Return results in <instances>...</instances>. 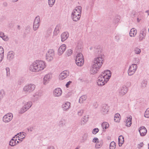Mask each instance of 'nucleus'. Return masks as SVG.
I'll return each mask as SVG.
<instances>
[{
	"mask_svg": "<svg viewBox=\"0 0 149 149\" xmlns=\"http://www.w3.org/2000/svg\"><path fill=\"white\" fill-rule=\"evenodd\" d=\"M46 62L41 60H36L30 65L29 69L33 72H38L44 70L46 67Z\"/></svg>",
	"mask_w": 149,
	"mask_h": 149,
	"instance_id": "f257e3e1",
	"label": "nucleus"
},
{
	"mask_svg": "<svg viewBox=\"0 0 149 149\" xmlns=\"http://www.w3.org/2000/svg\"><path fill=\"white\" fill-rule=\"evenodd\" d=\"M111 76V72L107 70L102 72L98 77L97 84L98 86H102L106 84Z\"/></svg>",
	"mask_w": 149,
	"mask_h": 149,
	"instance_id": "f03ea898",
	"label": "nucleus"
},
{
	"mask_svg": "<svg viewBox=\"0 0 149 149\" xmlns=\"http://www.w3.org/2000/svg\"><path fill=\"white\" fill-rule=\"evenodd\" d=\"M95 53L98 54V56L94 59L93 65L100 68L104 62V56L100 49H96Z\"/></svg>",
	"mask_w": 149,
	"mask_h": 149,
	"instance_id": "7ed1b4c3",
	"label": "nucleus"
},
{
	"mask_svg": "<svg viewBox=\"0 0 149 149\" xmlns=\"http://www.w3.org/2000/svg\"><path fill=\"white\" fill-rule=\"evenodd\" d=\"M82 11V7L80 6L76 7L73 10L71 15V18L73 21L77 22L80 20Z\"/></svg>",
	"mask_w": 149,
	"mask_h": 149,
	"instance_id": "20e7f679",
	"label": "nucleus"
},
{
	"mask_svg": "<svg viewBox=\"0 0 149 149\" xmlns=\"http://www.w3.org/2000/svg\"><path fill=\"white\" fill-rule=\"evenodd\" d=\"M32 105V102L30 101L23 102L22 106L19 111V113L20 114L24 113L29 109Z\"/></svg>",
	"mask_w": 149,
	"mask_h": 149,
	"instance_id": "39448f33",
	"label": "nucleus"
},
{
	"mask_svg": "<svg viewBox=\"0 0 149 149\" xmlns=\"http://www.w3.org/2000/svg\"><path fill=\"white\" fill-rule=\"evenodd\" d=\"M36 88V85L32 84H27L23 88V91L26 93H29L33 91Z\"/></svg>",
	"mask_w": 149,
	"mask_h": 149,
	"instance_id": "423d86ee",
	"label": "nucleus"
},
{
	"mask_svg": "<svg viewBox=\"0 0 149 149\" xmlns=\"http://www.w3.org/2000/svg\"><path fill=\"white\" fill-rule=\"evenodd\" d=\"M54 51L52 49H49L45 55L46 60L48 61H52L54 56Z\"/></svg>",
	"mask_w": 149,
	"mask_h": 149,
	"instance_id": "0eeeda50",
	"label": "nucleus"
},
{
	"mask_svg": "<svg viewBox=\"0 0 149 149\" xmlns=\"http://www.w3.org/2000/svg\"><path fill=\"white\" fill-rule=\"evenodd\" d=\"M40 22V17L37 16L35 18L33 22V29L34 31H36L39 28Z\"/></svg>",
	"mask_w": 149,
	"mask_h": 149,
	"instance_id": "6e6552de",
	"label": "nucleus"
},
{
	"mask_svg": "<svg viewBox=\"0 0 149 149\" xmlns=\"http://www.w3.org/2000/svg\"><path fill=\"white\" fill-rule=\"evenodd\" d=\"M137 68L136 64H133L130 65L128 70V75L131 76L134 74Z\"/></svg>",
	"mask_w": 149,
	"mask_h": 149,
	"instance_id": "1a4fd4ad",
	"label": "nucleus"
},
{
	"mask_svg": "<svg viewBox=\"0 0 149 149\" xmlns=\"http://www.w3.org/2000/svg\"><path fill=\"white\" fill-rule=\"evenodd\" d=\"M13 115L12 113H9L5 115L3 118V121L6 123L9 122L13 119Z\"/></svg>",
	"mask_w": 149,
	"mask_h": 149,
	"instance_id": "9d476101",
	"label": "nucleus"
},
{
	"mask_svg": "<svg viewBox=\"0 0 149 149\" xmlns=\"http://www.w3.org/2000/svg\"><path fill=\"white\" fill-rule=\"evenodd\" d=\"M69 72L67 70H64L59 75L58 77L60 80H63L68 76Z\"/></svg>",
	"mask_w": 149,
	"mask_h": 149,
	"instance_id": "9b49d317",
	"label": "nucleus"
},
{
	"mask_svg": "<svg viewBox=\"0 0 149 149\" xmlns=\"http://www.w3.org/2000/svg\"><path fill=\"white\" fill-rule=\"evenodd\" d=\"M62 93V90L61 89L59 88H55L53 91V95L55 97L60 96Z\"/></svg>",
	"mask_w": 149,
	"mask_h": 149,
	"instance_id": "f8f14e48",
	"label": "nucleus"
},
{
	"mask_svg": "<svg viewBox=\"0 0 149 149\" xmlns=\"http://www.w3.org/2000/svg\"><path fill=\"white\" fill-rule=\"evenodd\" d=\"M128 88L125 86H123L120 88L118 90L119 94L120 96L125 95L127 92Z\"/></svg>",
	"mask_w": 149,
	"mask_h": 149,
	"instance_id": "ddd939ff",
	"label": "nucleus"
},
{
	"mask_svg": "<svg viewBox=\"0 0 149 149\" xmlns=\"http://www.w3.org/2000/svg\"><path fill=\"white\" fill-rule=\"evenodd\" d=\"M66 48V45L65 44L62 45L58 48V55H61L65 52Z\"/></svg>",
	"mask_w": 149,
	"mask_h": 149,
	"instance_id": "4468645a",
	"label": "nucleus"
},
{
	"mask_svg": "<svg viewBox=\"0 0 149 149\" xmlns=\"http://www.w3.org/2000/svg\"><path fill=\"white\" fill-rule=\"evenodd\" d=\"M18 140H17V137L15 136L14 137L11 139L9 142V145L11 146H13L19 143L18 140H19V139H18Z\"/></svg>",
	"mask_w": 149,
	"mask_h": 149,
	"instance_id": "2eb2a0df",
	"label": "nucleus"
},
{
	"mask_svg": "<svg viewBox=\"0 0 149 149\" xmlns=\"http://www.w3.org/2000/svg\"><path fill=\"white\" fill-rule=\"evenodd\" d=\"M139 131L140 135L142 136H144L146 135L147 132V130L145 127L142 126L139 128Z\"/></svg>",
	"mask_w": 149,
	"mask_h": 149,
	"instance_id": "dca6fc26",
	"label": "nucleus"
},
{
	"mask_svg": "<svg viewBox=\"0 0 149 149\" xmlns=\"http://www.w3.org/2000/svg\"><path fill=\"white\" fill-rule=\"evenodd\" d=\"M51 77V74H48L45 75L43 79V83L44 84H46L48 83L49 81L50 80Z\"/></svg>",
	"mask_w": 149,
	"mask_h": 149,
	"instance_id": "f3484780",
	"label": "nucleus"
},
{
	"mask_svg": "<svg viewBox=\"0 0 149 149\" xmlns=\"http://www.w3.org/2000/svg\"><path fill=\"white\" fill-rule=\"evenodd\" d=\"M15 55V53L13 52L12 51L9 52L7 55V60L9 61H12L14 58Z\"/></svg>",
	"mask_w": 149,
	"mask_h": 149,
	"instance_id": "a211bd4d",
	"label": "nucleus"
},
{
	"mask_svg": "<svg viewBox=\"0 0 149 149\" xmlns=\"http://www.w3.org/2000/svg\"><path fill=\"white\" fill-rule=\"evenodd\" d=\"M70 105V103L69 102H67L63 104L62 108L63 111H67L69 109Z\"/></svg>",
	"mask_w": 149,
	"mask_h": 149,
	"instance_id": "6ab92c4d",
	"label": "nucleus"
},
{
	"mask_svg": "<svg viewBox=\"0 0 149 149\" xmlns=\"http://www.w3.org/2000/svg\"><path fill=\"white\" fill-rule=\"evenodd\" d=\"M132 117L131 116H129L127 117L125 120L126 125L127 127H130L132 123Z\"/></svg>",
	"mask_w": 149,
	"mask_h": 149,
	"instance_id": "aec40b11",
	"label": "nucleus"
},
{
	"mask_svg": "<svg viewBox=\"0 0 149 149\" xmlns=\"http://www.w3.org/2000/svg\"><path fill=\"white\" fill-rule=\"evenodd\" d=\"M100 68L99 67L92 65V67L91 68L90 70V72L92 74L96 73L98 72Z\"/></svg>",
	"mask_w": 149,
	"mask_h": 149,
	"instance_id": "412c9836",
	"label": "nucleus"
},
{
	"mask_svg": "<svg viewBox=\"0 0 149 149\" xmlns=\"http://www.w3.org/2000/svg\"><path fill=\"white\" fill-rule=\"evenodd\" d=\"M68 36L69 34L67 32H64L61 35V41L64 42L68 38Z\"/></svg>",
	"mask_w": 149,
	"mask_h": 149,
	"instance_id": "4be33fe9",
	"label": "nucleus"
},
{
	"mask_svg": "<svg viewBox=\"0 0 149 149\" xmlns=\"http://www.w3.org/2000/svg\"><path fill=\"white\" fill-rule=\"evenodd\" d=\"M137 33L136 29L134 28H132L130 31V36L131 37H134L136 35Z\"/></svg>",
	"mask_w": 149,
	"mask_h": 149,
	"instance_id": "5701e85b",
	"label": "nucleus"
},
{
	"mask_svg": "<svg viewBox=\"0 0 149 149\" xmlns=\"http://www.w3.org/2000/svg\"><path fill=\"white\" fill-rule=\"evenodd\" d=\"M66 123V120L63 118H61L59 121L58 125L59 126L62 127L65 126Z\"/></svg>",
	"mask_w": 149,
	"mask_h": 149,
	"instance_id": "b1692460",
	"label": "nucleus"
},
{
	"mask_svg": "<svg viewBox=\"0 0 149 149\" xmlns=\"http://www.w3.org/2000/svg\"><path fill=\"white\" fill-rule=\"evenodd\" d=\"M88 117L87 116H85L83 117L81 119V125H84L85 124L88 120Z\"/></svg>",
	"mask_w": 149,
	"mask_h": 149,
	"instance_id": "393cba45",
	"label": "nucleus"
},
{
	"mask_svg": "<svg viewBox=\"0 0 149 149\" xmlns=\"http://www.w3.org/2000/svg\"><path fill=\"white\" fill-rule=\"evenodd\" d=\"M75 63L76 64L79 66H82L84 63V60L81 59L77 60L75 59Z\"/></svg>",
	"mask_w": 149,
	"mask_h": 149,
	"instance_id": "a878e982",
	"label": "nucleus"
},
{
	"mask_svg": "<svg viewBox=\"0 0 149 149\" xmlns=\"http://www.w3.org/2000/svg\"><path fill=\"white\" fill-rule=\"evenodd\" d=\"M118 140L119 146H121L124 141L123 137L122 135H120L118 137Z\"/></svg>",
	"mask_w": 149,
	"mask_h": 149,
	"instance_id": "bb28decb",
	"label": "nucleus"
},
{
	"mask_svg": "<svg viewBox=\"0 0 149 149\" xmlns=\"http://www.w3.org/2000/svg\"><path fill=\"white\" fill-rule=\"evenodd\" d=\"M4 50L3 48L0 46V62L2 60L3 57Z\"/></svg>",
	"mask_w": 149,
	"mask_h": 149,
	"instance_id": "cd10ccee",
	"label": "nucleus"
},
{
	"mask_svg": "<svg viewBox=\"0 0 149 149\" xmlns=\"http://www.w3.org/2000/svg\"><path fill=\"white\" fill-rule=\"evenodd\" d=\"M87 98V96L85 95H83L81 96L79 100V102L80 103H83L84 101L86 100Z\"/></svg>",
	"mask_w": 149,
	"mask_h": 149,
	"instance_id": "c85d7f7f",
	"label": "nucleus"
},
{
	"mask_svg": "<svg viewBox=\"0 0 149 149\" xmlns=\"http://www.w3.org/2000/svg\"><path fill=\"white\" fill-rule=\"evenodd\" d=\"M88 136V134L87 133H84L82 137L81 141L82 142H84L86 141L87 139Z\"/></svg>",
	"mask_w": 149,
	"mask_h": 149,
	"instance_id": "c756f323",
	"label": "nucleus"
},
{
	"mask_svg": "<svg viewBox=\"0 0 149 149\" xmlns=\"http://www.w3.org/2000/svg\"><path fill=\"white\" fill-rule=\"evenodd\" d=\"M82 59L84 60V56L82 53H78L75 59L81 60Z\"/></svg>",
	"mask_w": 149,
	"mask_h": 149,
	"instance_id": "7c9ffc66",
	"label": "nucleus"
},
{
	"mask_svg": "<svg viewBox=\"0 0 149 149\" xmlns=\"http://www.w3.org/2000/svg\"><path fill=\"white\" fill-rule=\"evenodd\" d=\"M134 52L137 54H139L141 52V50L140 49L137 47H135L134 49Z\"/></svg>",
	"mask_w": 149,
	"mask_h": 149,
	"instance_id": "2f4dec72",
	"label": "nucleus"
},
{
	"mask_svg": "<svg viewBox=\"0 0 149 149\" xmlns=\"http://www.w3.org/2000/svg\"><path fill=\"white\" fill-rule=\"evenodd\" d=\"M40 97V95L37 93H35L33 95L32 99L34 102L37 101Z\"/></svg>",
	"mask_w": 149,
	"mask_h": 149,
	"instance_id": "473e14b6",
	"label": "nucleus"
},
{
	"mask_svg": "<svg viewBox=\"0 0 149 149\" xmlns=\"http://www.w3.org/2000/svg\"><path fill=\"white\" fill-rule=\"evenodd\" d=\"M109 124L106 122H104L102 124V128L104 129H106L109 127Z\"/></svg>",
	"mask_w": 149,
	"mask_h": 149,
	"instance_id": "72a5a7b5",
	"label": "nucleus"
},
{
	"mask_svg": "<svg viewBox=\"0 0 149 149\" xmlns=\"http://www.w3.org/2000/svg\"><path fill=\"white\" fill-rule=\"evenodd\" d=\"M60 28V27L59 26H56L54 32V35H57L58 34V33L59 32Z\"/></svg>",
	"mask_w": 149,
	"mask_h": 149,
	"instance_id": "f704fd0d",
	"label": "nucleus"
},
{
	"mask_svg": "<svg viewBox=\"0 0 149 149\" xmlns=\"http://www.w3.org/2000/svg\"><path fill=\"white\" fill-rule=\"evenodd\" d=\"M116 143L114 141L111 142L110 144V149H115L116 148Z\"/></svg>",
	"mask_w": 149,
	"mask_h": 149,
	"instance_id": "c9c22d12",
	"label": "nucleus"
},
{
	"mask_svg": "<svg viewBox=\"0 0 149 149\" xmlns=\"http://www.w3.org/2000/svg\"><path fill=\"white\" fill-rule=\"evenodd\" d=\"M5 95V92L3 90H0V101L3 99Z\"/></svg>",
	"mask_w": 149,
	"mask_h": 149,
	"instance_id": "e433bc0d",
	"label": "nucleus"
},
{
	"mask_svg": "<svg viewBox=\"0 0 149 149\" xmlns=\"http://www.w3.org/2000/svg\"><path fill=\"white\" fill-rule=\"evenodd\" d=\"M147 83V81L146 80L143 81L141 84V87L143 88L145 87L146 86Z\"/></svg>",
	"mask_w": 149,
	"mask_h": 149,
	"instance_id": "4c0bfd02",
	"label": "nucleus"
},
{
	"mask_svg": "<svg viewBox=\"0 0 149 149\" xmlns=\"http://www.w3.org/2000/svg\"><path fill=\"white\" fill-rule=\"evenodd\" d=\"M144 116L146 118H149V108L147 109L145 111Z\"/></svg>",
	"mask_w": 149,
	"mask_h": 149,
	"instance_id": "58836bf2",
	"label": "nucleus"
},
{
	"mask_svg": "<svg viewBox=\"0 0 149 149\" xmlns=\"http://www.w3.org/2000/svg\"><path fill=\"white\" fill-rule=\"evenodd\" d=\"M55 2V0H48L49 5L50 7H52L54 5Z\"/></svg>",
	"mask_w": 149,
	"mask_h": 149,
	"instance_id": "ea45409f",
	"label": "nucleus"
},
{
	"mask_svg": "<svg viewBox=\"0 0 149 149\" xmlns=\"http://www.w3.org/2000/svg\"><path fill=\"white\" fill-rule=\"evenodd\" d=\"M73 51L71 49L68 50L66 52L67 55L68 56H70L72 53Z\"/></svg>",
	"mask_w": 149,
	"mask_h": 149,
	"instance_id": "a19ab883",
	"label": "nucleus"
},
{
	"mask_svg": "<svg viewBox=\"0 0 149 149\" xmlns=\"http://www.w3.org/2000/svg\"><path fill=\"white\" fill-rule=\"evenodd\" d=\"M146 31L145 29H142L140 31V33L139 34L140 35H141L142 36H146Z\"/></svg>",
	"mask_w": 149,
	"mask_h": 149,
	"instance_id": "79ce46f5",
	"label": "nucleus"
},
{
	"mask_svg": "<svg viewBox=\"0 0 149 149\" xmlns=\"http://www.w3.org/2000/svg\"><path fill=\"white\" fill-rule=\"evenodd\" d=\"M146 36H142L141 35H139V41H141L143 40V39H144L145 38Z\"/></svg>",
	"mask_w": 149,
	"mask_h": 149,
	"instance_id": "37998d69",
	"label": "nucleus"
},
{
	"mask_svg": "<svg viewBox=\"0 0 149 149\" xmlns=\"http://www.w3.org/2000/svg\"><path fill=\"white\" fill-rule=\"evenodd\" d=\"M99 131V129L98 128L94 129L92 131V133L94 134H96Z\"/></svg>",
	"mask_w": 149,
	"mask_h": 149,
	"instance_id": "c03bdc74",
	"label": "nucleus"
},
{
	"mask_svg": "<svg viewBox=\"0 0 149 149\" xmlns=\"http://www.w3.org/2000/svg\"><path fill=\"white\" fill-rule=\"evenodd\" d=\"M84 110L82 109L78 111L77 112L78 115L80 116H81L84 113Z\"/></svg>",
	"mask_w": 149,
	"mask_h": 149,
	"instance_id": "a18cd8bd",
	"label": "nucleus"
},
{
	"mask_svg": "<svg viewBox=\"0 0 149 149\" xmlns=\"http://www.w3.org/2000/svg\"><path fill=\"white\" fill-rule=\"evenodd\" d=\"M107 107H103V108H102L101 111L103 112H107L108 111V110L107 109Z\"/></svg>",
	"mask_w": 149,
	"mask_h": 149,
	"instance_id": "49530a36",
	"label": "nucleus"
},
{
	"mask_svg": "<svg viewBox=\"0 0 149 149\" xmlns=\"http://www.w3.org/2000/svg\"><path fill=\"white\" fill-rule=\"evenodd\" d=\"M6 76L8 77L10 75V69L8 67H7L6 68Z\"/></svg>",
	"mask_w": 149,
	"mask_h": 149,
	"instance_id": "de8ad7c7",
	"label": "nucleus"
},
{
	"mask_svg": "<svg viewBox=\"0 0 149 149\" xmlns=\"http://www.w3.org/2000/svg\"><path fill=\"white\" fill-rule=\"evenodd\" d=\"M95 146L96 148H98L101 146V145L100 143H99V142H97L96 143Z\"/></svg>",
	"mask_w": 149,
	"mask_h": 149,
	"instance_id": "09e8293b",
	"label": "nucleus"
},
{
	"mask_svg": "<svg viewBox=\"0 0 149 149\" xmlns=\"http://www.w3.org/2000/svg\"><path fill=\"white\" fill-rule=\"evenodd\" d=\"M120 120V118L114 117V120L115 122H119Z\"/></svg>",
	"mask_w": 149,
	"mask_h": 149,
	"instance_id": "8fccbe9b",
	"label": "nucleus"
},
{
	"mask_svg": "<svg viewBox=\"0 0 149 149\" xmlns=\"http://www.w3.org/2000/svg\"><path fill=\"white\" fill-rule=\"evenodd\" d=\"M99 140L96 137L94 138L93 139V142L94 143L98 142Z\"/></svg>",
	"mask_w": 149,
	"mask_h": 149,
	"instance_id": "3c124183",
	"label": "nucleus"
},
{
	"mask_svg": "<svg viewBox=\"0 0 149 149\" xmlns=\"http://www.w3.org/2000/svg\"><path fill=\"white\" fill-rule=\"evenodd\" d=\"M72 83V82L70 81H69L66 84L65 86L67 88H68L69 87V86L70 85V84H71Z\"/></svg>",
	"mask_w": 149,
	"mask_h": 149,
	"instance_id": "603ef678",
	"label": "nucleus"
},
{
	"mask_svg": "<svg viewBox=\"0 0 149 149\" xmlns=\"http://www.w3.org/2000/svg\"><path fill=\"white\" fill-rule=\"evenodd\" d=\"M2 38L3 40L5 41H7L8 40V37L5 35Z\"/></svg>",
	"mask_w": 149,
	"mask_h": 149,
	"instance_id": "864d4df0",
	"label": "nucleus"
},
{
	"mask_svg": "<svg viewBox=\"0 0 149 149\" xmlns=\"http://www.w3.org/2000/svg\"><path fill=\"white\" fill-rule=\"evenodd\" d=\"M47 149H55V148L54 146H48Z\"/></svg>",
	"mask_w": 149,
	"mask_h": 149,
	"instance_id": "5fc2aeb1",
	"label": "nucleus"
},
{
	"mask_svg": "<svg viewBox=\"0 0 149 149\" xmlns=\"http://www.w3.org/2000/svg\"><path fill=\"white\" fill-rule=\"evenodd\" d=\"M138 148H140L143 146V142H141L139 144H138Z\"/></svg>",
	"mask_w": 149,
	"mask_h": 149,
	"instance_id": "6e6d98bb",
	"label": "nucleus"
},
{
	"mask_svg": "<svg viewBox=\"0 0 149 149\" xmlns=\"http://www.w3.org/2000/svg\"><path fill=\"white\" fill-rule=\"evenodd\" d=\"M22 134L21 132H20V133H18V134H17V135H16L15 136L16 137H17H17H18V139H19V138L20 137V136H21Z\"/></svg>",
	"mask_w": 149,
	"mask_h": 149,
	"instance_id": "4d7b16f0",
	"label": "nucleus"
},
{
	"mask_svg": "<svg viewBox=\"0 0 149 149\" xmlns=\"http://www.w3.org/2000/svg\"><path fill=\"white\" fill-rule=\"evenodd\" d=\"M120 114L118 113H116L114 116V117H117V118H120Z\"/></svg>",
	"mask_w": 149,
	"mask_h": 149,
	"instance_id": "13d9d810",
	"label": "nucleus"
},
{
	"mask_svg": "<svg viewBox=\"0 0 149 149\" xmlns=\"http://www.w3.org/2000/svg\"><path fill=\"white\" fill-rule=\"evenodd\" d=\"M4 35V33L2 32H0V37L1 38L3 37V36Z\"/></svg>",
	"mask_w": 149,
	"mask_h": 149,
	"instance_id": "bf43d9fd",
	"label": "nucleus"
},
{
	"mask_svg": "<svg viewBox=\"0 0 149 149\" xmlns=\"http://www.w3.org/2000/svg\"><path fill=\"white\" fill-rule=\"evenodd\" d=\"M134 61V63H138L139 62V59L137 58H135Z\"/></svg>",
	"mask_w": 149,
	"mask_h": 149,
	"instance_id": "052dcab7",
	"label": "nucleus"
},
{
	"mask_svg": "<svg viewBox=\"0 0 149 149\" xmlns=\"http://www.w3.org/2000/svg\"><path fill=\"white\" fill-rule=\"evenodd\" d=\"M146 13H148V15H149V10H148L146 11Z\"/></svg>",
	"mask_w": 149,
	"mask_h": 149,
	"instance_id": "680f3d73",
	"label": "nucleus"
},
{
	"mask_svg": "<svg viewBox=\"0 0 149 149\" xmlns=\"http://www.w3.org/2000/svg\"><path fill=\"white\" fill-rule=\"evenodd\" d=\"M13 2H15L17 1L18 0H12Z\"/></svg>",
	"mask_w": 149,
	"mask_h": 149,
	"instance_id": "e2e57ef3",
	"label": "nucleus"
},
{
	"mask_svg": "<svg viewBox=\"0 0 149 149\" xmlns=\"http://www.w3.org/2000/svg\"><path fill=\"white\" fill-rule=\"evenodd\" d=\"M137 21H138V22H139L140 20L139 19V18H137Z\"/></svg>",
	"mask_w": 149,
	"mask_h": 149,
	"instance_id": "0e129e2a",
	"label": "nucleus"
},
{
	"mask_svg": "<svg viewBox=\"0 0 149 149\" xmlns=\"http://www.w3.org/2000/svg\"><path fill=\"white\" fill-rule=\"evenodd\" d=\"M23 135H24V134H23V133L22 134V136H21L22 137L23 136Z\"/></svg>",
	"mask_w": 149,
	"mask_h": 149,
	"instance_id": "69168bd1",
	"label": "nucleus"
},
{
	"mask_svg": "<svg viewBox=\"0 0 149 149\" xmlns=\"http://www.w3.org/2000/svg\"><path fill=\"white\" fill-rule=\"evenodd\" d=\"M75 149H79V148L78 147H77Z\"/></svg>",
	"mask_w": 149,
	"mask_h": 149,
	"instance_id": "338daca9",
	"label": "nucleus"
},
{
	"mask_svg": "<svg viewBox=\"0 0 149 149\" xmlns=\"http://www.w3.org/2000/svg\"><path fill=\"white\" fill-rule=\"evenodd\" d=\"M148 149H149V144H148Z\"/></svg>",
	"mask_w": 149,
	"mask_h": 149,
	"instance_id": "774afa93",
	"label": "nucleus"
}]
</instances>
